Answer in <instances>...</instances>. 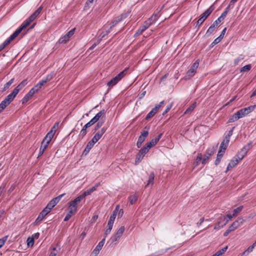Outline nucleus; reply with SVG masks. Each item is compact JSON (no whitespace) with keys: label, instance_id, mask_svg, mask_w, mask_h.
I'll use <instances>...</instances> for the list:
<instances>
[{"label":"nucleus","instance_id":"obj_1","mask_svg":"<svg viewBox=\"0 0 256 256\" xmlns=\"http://www.w3.org/2000/svg\"><path fill=\"white\" fill-rule=\"evenodd\" d=\"M18 93V89L14 88L12 92L5 98L0 103V112H1L10 104L13 101Z\"/></svg>","mask_w":256,"mask_h":256},{"label":"nucleus","instance_id":"obj_2","mask_svg":"<svg viewBox=\"0 0 256 256\" xmlns=\"http://www.w3.org/2000/svg\"><path fill=\"white\" fill-rule=\"evenodd\" d=\"M214 8L213 6H210L201 15L200 18L196 22V26H200L210 14L214 10Z\"/></svg>","mask_w":256,"mask_h":256},{"label":"nucleus","instance_id":"obj_3","mask_svg":"<svg viewBox=\"0 0 256 256\" xmlns=\"http://www.w3.org/2000/svg\"><path fill=\"white\" fill-rule=\"evenodd\" d=\"M127 70L128 68H126L123 71L121 72L115 77L112 78L110 82H108V86L112 87L116 85L126 76Z\"/></svg>","mask_w":256,"mask_h":256},{"label":"nucleus","instance_id":"obj_4","mask_svg":"<svg viewBox=\"0 0 256 256\" xmlns=\"http://www.w3.org/2000/svg\"><path fill=\"white\" fill-rule=\"evenodd\" d=\"M149 150L150 149L148 148L146 145L140 149L136 156L135 160L136 164H138L141 162L145 154L148 152Z\"/></svg>","mask_w":256,"mask_h":256},{"label":"nucleus","instance_id":"obj_5","mask_svg":"<svg viewBox=\"0 0 256 256\" xmlns=\"http://www.w3.org/2000/svg\"><path fill=\"white\" fill-rule=\"evenodd\" d=\"M32 21L28 18L23 22L22 26L17 29L11 36L15 38L22 31V30L26 28Z\"/></svg>","mask_w":256,"mask_h":256},{"label":"nucleus","instance_id":"obj_6","mask_svg":"<svg viewBox=\"0 0 256 256\" xmlns=\"http://www.w3.org/2000/svg\"><path fill=\"white\" fill-rule=\"evenodd\" d=\"M130 12H126L122 13L120 15L116 17L112 22V25L110 26V28H112L118 22L122 20H123L126 18L130 14Z\"/></svg>","mask_w":256,"mask_h":256},{"label":"nucleus","instance_id":"obj_7","mask_svg":"<svg viewBox=\"0 0 256 256\" xmlns=\"http://www.w3.org/2000/svg\"><path fill=\"white\" fill-rule=\"evenodd\" d=\"M233 216H232V215L227 214L223 218H220V220L218 222L217 225L214 226V229H218L219 228H222L228 222V220H226V218H228L229 220H230Z\"/></svg>","mask_w":256,"mask_h":256},{"label":"nucleus","instance_id":"obj_8","mask_svg":"<svg viewBox=\"0 0 256 256\" xmlns=\"http://www.w3.org/2000/svg\"><path fill=\"white\" fill-rule=\"evenodd\" d=\"M250 144H248L247 146H245L244 148L238 152L236 155V158L238 160V161L241 160L246 154L248 150L250 148Z\"/></svg>","mask_w":256,"mask_h":256},{"label":"nucleus","instance_id":"obj_9","mask_svg":"<svg viewBox=\"0 0 256 256\" xmlns=\"http://www.w3.org/2000/svg\"><path fill=\"white\" fill-rule=\"evenodd\" d=\"M198 65L199 60H198L192 64L190 70L187 72V76L189 77L193 76L196 73Z\"/></svg>","mask_w":256,"mask_h":256},{"label":"nucleus","instance_id":"obj_10","mask_svg":"<svg viewBox=\"0 0 256 256\" xmlns=\"http://www.w3.org/2000/svg\"><path fill=\"white\" fill-rule=\"evenodd\" d=\"M106 131V128L104 127L102 128L99 130L94 136L91 140L92 142L96 144L102 136Z\"/></svg>","mask_w":256,"mask_h":256},{"label":"nucleus","instance_id":"obj_11","mask_svg":"<svg viewBox=\"0 0 256 256\" xmlns=\"http://www.w3.org/2000/svg\"><path fill=\"white\" fill-rule=\"evenodd\" d=\"M244 222V220L242 218L239 217L237 220L234 221L229 227L228 228L232 232L234 230L238 227H239Z\"/></svg>","mask_w":256,"mask_h":256},{"label":"nucleus","instance_id":"obj_12","mask_svg":"<svg viewBox=\"0 0 256 256\" xmlns=\"http://www.w3.org/2000/svg\"><path fill=\"white\" fill-rule=\"evenodd\" d=\"M222 22V20H220L218 18L216 20L214 23L209 27L208 30H207L205 36L206 37L210 36L212 32L214 31L215 28Z\"/></svg>","mask_w":256,"mask_h":256},{"label":"nucleus","instance_id":"obj_13","mask_svg":"<svg viewBox=\"0 0 256 256\" xmlns=\"http://www.w3.org/2000/svg\"><path fill=\"white\" fill-rule=\"evenodd\" d=\"M75 28H73L67 32L64 36L60 39L61 43H66L70 40V38L74 34Z\"/></svg>","mask_w":256,"mask_h":256},{"label":"nucleus","instance_id":"obj_14","mask_svg":"<svg viewBox=\"0 0 256 256\" xmlns=\"http://www.w3.org/2000/svg\"><path fill=\"white\" fill-rule=\"evenodd\" d=\"M65 195V194H62L58 196L52 198L48 204V205L52 209L60 202L62 198Z\"/></svg>","mask_w":256,"mask_h":256},{"label":"nucleus","instance_id":"obj_15","mask_svg":"<svg viewBox=\"0 0 256 256\" xmlns=\"http://www.w3.org/2000/svg\"><path fill=\"white\" fill-rule=\"evenodd\" d=\"M94 122H92V120H90V122H88V123H86L82 128V130H81L80 136L83 138L86 136V128L90 127L92 125L94 124Z\"/></svg>","mask_w":256,"mask_h":256},{"label":"nucleus","instance_id":"obj_16","mask_svg":"<svg viewBox=\"0 0 256 256\" xmlns=\"http://www.w3.org/2000/svg\"><path fill=\"white\" fill-rule=\"evenodd\" d=\"M158 16L156 14H153L150 18L146 20L144 22L147 24L148 27L154 24L158 20Z\"/></svg>","mask_w":256,"mask_h":256},{"label":"nucleus","instance_id":"obj_17","mask_svg":"<svg viewBox=\"0 0 256 256\" xmlns=\"http://www.w3.org/2000/svg\"><path fill=\"white\" fill-rule=\"evenodd\" d=\"M226 28H225L222 32L220 34V36L218 37L217 38H216L214 41L211 44L210 46H214V45H216V44L219 43L221 40L222 39V38H224V36L225 34V32H226Z\"/></svg>","mask_w":256,"mask_h":256},{"label":"nucleus","instance_id":"obj_18","mask_svg":"<svg viewBox=\"0 0 256 256\" xmlns=\"http://www.w3.org/2000/svg\"><path fill=\"white\" fill-rule=\"evenodd\" d=\"M238 160L236 157L234 158L228 164L226 172H227L228 170L234 167L238 164Z\"/></svg>","mask_w":256,"mask_h":256},{"label":"nucleus","instance_id":"obj_19","mask_svg":"<svg viewBox=\"0 0 256 256\" xmlns=\"http://www.w3.org/2000/svg\"><path fill=\"white\" fill-rule=\"evenodd\" d=\"M35 92L31 88L29 92L26 94L25 96L22 98V104H24L28 102V100L32 98Z\"/></svg>","mask_w":256,"mask_h":256},{"label":"nucleus","instance_id":"obj_20","mask_svg":"<svg viewBox=\"0 0 256 256\" xmlns=\"http://www.w3.org/2000/svg\"><path fill=\"white\" fill-rule=\"evenodd\" d=\"M78 204L75 203L74 201H71L69 203L68 211H70V213L76 214L78 210Z\"/></svg>","mask_w":256,"mask_h":256},{"label":"nucleus","instance_id":"obj_21","mask_svg":"<svg viewBox=\"0 0 256 256\" xmlns=\"http://www.w3.org/2000/svg\"><path fill=\"white\" fill-rule=\"evenodd\" d=\"M105 242V238H103L98 244L96 246V248L93 251V253H94L96 255H97L100 251L102 250Z\"/></svg>","mask_w":256,"mask_h":256},{"label":"nucleus","instance_id":"obj_22","mask_svg":"<svg viewBox=\"0 0 256 256\" xmlns=\"http://www.w3.org/2000/svg\"><path fill=\"white\" fill-rule=\"evenodd\" d=\"M14 38L10 35L4 42L0 45V52H1L6 46H8L12 41Z\"/></svg>","mask_w":256,"mask_h":256},{"label":"nucleus","instance_id":"obj_23","mask_svg":"<svg viewBox=\"0 0 256 256\" xmlns=\"http://www.w3.org/2000/svg\"><path fill=\"white\" fill-rule=\"evenodd\" d=\"M95 144L94 142H92V140H90L87 144L86 148L82 152V155L86 156L88 154L91 148L94 146Z\"/></svg>","mask_w":256,"mask_h":256},{"label":"nucleus","instance_id":"obj_24","mask_svg":"<svg viewBox=\"0 0 256 256\" xmlns=\"http://www.w3.org/2000/svg\"><path fill=\"white\" fill-rule=\"evenodd\" d=\"M43 7L42 6H40L32 15L28 18L33 21L40 14L41 12Z\"/></svg>","mask_w":256,"mask_h":256},{"label":"nucleus","instance_id":"obj_25","mask_svg":"<svg viewBox=\"0 0 256 256\" xmlns=\"http://www.w3.org/2000/svg\"><path fill=\"white\" fill-rule=\"evenodd\" d=\"M148 28L147 24L144 22V24L138 28L134 35L138 36L142 34V33Z\"/></svg>","mask_w":256,"mask_h":256},{"label":"nucleus","instance_id":"obj_26","mask_svg":"<svg viewBox=\"0 0 256 256\" xmlns=\"http://www.w3.org/2000/svg\"><path fill=\"white\" fill-rule=\"evenodd\" d=\"M148 130H144L142 132L140 136L138 138V141L143 143L146 138L148 136Z\"/></svg>","mask_w":256,"mask_h":256},{"label":"nucleus","instance_id":"obj_27","mask_svg":"<svg viewBox=\"0 0 256 256\" xmlns=\"http://www.w3.org/2000/svg\"><path fill=\"white\" fill-rule=\"evenodd\" d=\"M46 216V214L45 213H43V212L42 211L34 222V225L38 224Z\"/></svg>","mask_w":256,"mask_h":256},{"label":"nucleus","instance_id":"obj_28","mask_svg":"<svg viewBox=\"0 0 256 256\" xmlns=\"http://www.w3.org/2000/svg\"><path fill=\"white\" fill-rule=\"evenodd\" d=\"M120 208V206L118 205H117L116 206L114 210L112 212V214L110 216L108 221L114 222L116 217L117 215L118 212V209Z\"/></svg>","mask_w":256,"mask_h":256},{"label":"nucleus","instance_id":"obj_29","mask_svg":"<svg viewBox=\"0 0 256 256\" xmlns=\"http://www.w3.org/2000/svg\"><path fill=\"white\" fill-rule=\"evenodd\" d=\"M105 113V110H100V112H98L91 120L94 122L95 124L96 122H97L100 118Z\"/></svg>","mask_w":256,"mask_h":256},{"label":"nucleus","instance_id":"obj_30","mask_svg":"<svg viewBox=\"0 0 256 256\" xmlns=\"http://www.w3.org/2000/svg\"><path fill=\"white\" fill-rule=\"evenodd\" d=\"M245 112H246V109L242 108V109L240 110H238L234 114L237 117L238 119V120L246 115Z\"/></svg>","mask_w":256,"mask_h":256},{"label":"nucleus","instance_id":"obj_31","mask_svg":"<svg viewBox=\"0 0 256 256\" xmlns=\"http://www.w3.org/2000/svg\"><path fill=\"white\" fill-rule=\"evenodd\" d=\"M196 102H194L185 111V114H190L194 110V108H196Z\"/></svg>","mask_w":256,"mask_h":256},{"label":"nucleus","instance_id":"obj_32","mask_svg":"<svg viewBox=\"0 0 256 256\" xmlns=\"http://www.w3.org/2000/svg\"><path fill=\"white\" fill-rule=\"evenodd\" d=\"M154 172H152L150 173L149 176H148V183L146 185V187L148 186L150 184H153L154 180Z\"/></svg>","mask_w":256,"mask_h":256},{"label":"nucleus","instance_id":"obj_33","mask_svg":"<svg viewBox=\"0 0 256 256\" xmlns=\"http://www.w3.org/2000/svg\"><path fill=\"white\" fill-rule=\"evenodd\" d=\"M55 133L52 132V131H50L46 135V136L44 138V140L48 141L50 142L52 139L54 137Z\"/></svg>","mask_w":256,"mask_h":256},{"label":"nucleus","instance_id":"obj_34","mask_svg":"<svg viewBox=\"0 0 256 256\" xmlns=\"http://www.w3.org/2000/svg\"><path fill=\"white\" fill-rule=\"evenodd\" d=\"M128 199H129V200H130V204H133L134 203H136V202L138 200V195L136 194H132V195H130L129 196Z\"/></svg>","mask_w":256,"mask_h":256},{"label":"nucleus","instance_id":"obj_35","mask_svg":"<svg viewBox=\"0 0 256 256\" xmlns=\"http://www.w3.org/2000/svg\"><path fill=\"white\" fill-rule=\"evenodd\" d=\"M125 230V228H124V226H121L117 230L115 234H116V236L117 237H120V238L124 231Z\"/></svg>","mask_w":256,"mask_h":256},{"label":"nucleus","instance_id":"obj_36","mask_svg":"<svg viewBox=\"0 0 256 256\" xmlns=\"http://www.w3.org/2000/svg\"><path fill=\"white\" fill-rule=\"evenodd\" d=\"M27 84H28L27 80H24L14 88L18 89V92H19L20 90H22Z\"/></svg>","mask_w":256,"mask_h":256},{"label":"nucleus","instance_id":"obj_37","mask_svg":"<svg viewBox=\"0 0 256 256\" xmlns=\"http://www.w3.org/2000/svg\"><path fill=\"white\" fill-rule=\"evenodd\" d=\"M255 246L252 244V245L248 247V248L243 252V255H248L249 253L252 252Z\"/></svg>","mask_w":256,"mask_h":256},{"label":"nucleus","instance_id":"obj_38","mask_svg":"<svg viewBox=\"0 0 256 256\" xmlns=\"http://www.w3.org/2000/svg\"><path fill=\"white\" fill-rule=\"evenodd\" d=\"M49 144H50V142H48V141L44 140V139L42 142L40 148H42V150H45L46 149V148H48V146Z\"/></svg>","mask_w":256,"mask_h":256},{"label":"nucleus","instance_id":"obj_39","mask_svg":"<svg viewBox=\"0 0 256 256\" xmlns=\"http://www.w3.org/2000/svg\"><path fill=\"white\" fill-rule=\"evenodd\" d=\"M243 206H240L237 208H235L233 211L232 216H236L238 213L240 212L243 209Z\"/></svg>","mask_w":256,"mask_h":256},{"label":"nucleus","instance_id":"obj_40","mask_svg":"<svg viewBox=\"0 0 256 256\" xmlns=\"http://www.w3.org/2000/svg\"><path fill=\"white\" fill-rule=\"evenodd\" d=\"M14 78H12L8 82H6L4 86L3 90H6L8 89L10 85L13 83Z\"/></svg>","mask_w":256,"mask_h":256},{"label":"nucleus","instance_id":"obj_41","mask_svg":"<svg viewBox=\"0 0 256 256\" xmlns=\"http://www.w3.org/2000/svg\"><path fill=\"white\" fill-rule=\"evenodd\" d=\"M156 113V112L152 108L146 115V120H148L151 118Z\"/></svg>","mask_w":256,"mask_h":256},{"label":"nucleus","instance_id":"obj_42","mask_svg":"<svg viewBox=\"0 0 256 256\" xmlns=\"http://www.w3.org/2000/svg\"><path fill=\"white\" fill-rule=\"evenodd\" d=\"M251 68H252V66H251L250 64L246 65V66L242 67L240 68V72H248V71H249L250 70Z\"/></svg>","mask_w":256,"mask_h":256},{"label":"nucleus","instance_id":"obj_43","mask_svg":"<svg viewBox=\"0 0 256 256\" xmlns=\"http://www.w3.org/2000/svg\"><path fill=\"white\" fill-rule=\"evenodd\" d=\"M256 107V106H250L247 108H244L243 109H246V113L247 115L248 114L252 112L254 110V108Z\"/></svg>","mask_w":256,"mask_h":256},{"label":"nucleus","instance_id":"obj_44","mask_svg":"<svg viewBox=\"0 0 256 256\" xmlns=\"http://www.w3.org/2000/svg\"><path fill=\"white\" fill-rule=\"evenodd\" d=\"M157 143L154 142V140L152 139L150 142H147L146 144V147L150 150V148L152 146H155Z\"/></svg>","mask_w":256,"mask_h":256},{"label":"nucleus","instance_id":"obj_45","mask_svg":"<svg viewBox=\"0 0 256 256\" xmlns=\"http://www.w3.org/2000/svg\"><path fill=\"white\" fill-rule=\"evenodd\" d=\"M238 120V119L237 117L234 114H232V116H230V118H229V119L228 120V122H229V123L233 122H236V121Z\"/></svg>","mask_w":256,"mask_h":256},{"label":"nucleus","instance_id":"obj_46","mask_svg":"<svg viewBox=\"0 0 256 256\" xmlns=\"http://www.w3.org/2000/svg\"><path fill=\"white\" fill-rule=\"evenodd\" d=\"M27 244L28 246H32L34 244V238L28 237L27 239Z\"/></svg>","mask_w":256,"mask_h":256},{"label":"nucleus","instance_id":"obj_47","mask_svg":"<svg viewBox=\"0 0 256 256\" xmlns=\"http://www.w3.org/2000/svg\"><path fill=\"white\" fill-rule=\"evenodd\" d=\"M8 238V236H6L0 239V248H1L6 241Z\"/></svg>","mask_w":256,"mask_h":256},{"label":"nucleus","instance_id":"obj_48","mask_svg":"<svg viewBox=\"0 0 256 256\" xmlns=\"http://www.w3.org/2000/svg\"><path fill=\"white\" fill-rule=\"evenodd\" d=\"M214 147L211 148H208L206 150V155L207 156H208V157H210V156L214 154Z\"/></svg>","mask_w":256,"mask_h":256},{"label":"nucleus","instance_id":"obj_49","mask_svg":"<svg viewBox=\"0 0 256 256\" xmlns=\"http://www.w3.org/2000/svg\"><path fill=\"white\" fill-rule=\"evenodd\" d=\"M58 125H59V122H56L54 124V125L53 126L52 128H51L50 131H52V132L56 133V130H57V128L58 126Z\"/></svg>","mask_w":256,"mask_h":256},{"label":"nucleus","instance_id":"obj_50","mask_svg":"<svg viewBox=\"0 0 256 256\" xmlns=\"http://www.w3.org/2000/svg\"><path fill=\"white\" fill-rule=\"evenodd\" d=\"M52 208L47 204L46 207L42 210L43 213H45L46 215L50 212Z\"/></svg>","mask_w":256,"mask_h":256},{"label":"nucleus","instance_id":"obj_51","mask_svg":"<svg viewBox=\"0 0 256 256\" xmlns=\"http://www.w3.org/2000/svg\"><path fill=\"white\" fill-rule=\"evenodd\" d=\"M120 238L117 237L116 234H114L110 238V240L112 243L116 242Z\"/></svg>","mask_w":256,"mask_h":256},{"label":"nucleus","instance_id":"obj_52","mask_svg":"<svg viewBox=\"0 0 256 256\" xmlns=\"http://www.w3.org/2000/svg\"><path fill=\"white\" fill-rule=\"evenodd\" d=\"M42 88V87L38 84H37L36 85H35L32 88V90H33L35 93L37 92L40 88Z\"/></svg>","mask_w":256,"mask_h":256},{"label":"nucleus","instance_id":"obj_53","mask_svg":"<svg viewBox=\"0 0 256 256\" xmlns=\"http://www.w3.org/2000/svg\"><path fill=\"white\" fill-rule=\"evenodd\" d=\"M82 196H82L81 194V195L79 196H78L77 198H76L72 201H74L75 203L77 204H78V202H80L82 199H84V198Z\"/></svg>","mask_w":256,"mask_h":256},{"label":"nucleus","instance_id":"obj_54","mask_svg":"<svg viewBox=\"0 0 256 256\" xmlns=\"http://www.w3.org/2000/svg\"><path fill=\"white\" fill-rule=\"evenodd\" d=\"M164 100L162 101L161 102H160L159 104L156 105L155 106V107L153 108V109L157 112L158 110L164 104Z\"/></svg>","mask_w":256,"mask_h":256},{"label":"nucleus","instance_id":"obj_55","mask_svg":"<svg viewBox=\"0 0 256 256\" xmlns=\"http://www.w3.org/2000/svg\"><path fill=\"white\" fill-rule=\"evenodd\" d=\"M74 214V213H70V211H68V213L66 214V216L64 218V220L68 221V220H69L70 219V218L72 217V216Z\"/></svg>","mask_w":256,"mask_h":256},{"label":"nucleus","instance_id":"obj_56","mask_svg":"<svg viewBox=\"0 0 256 256\" xmlns=\"http://www.w3.org/2000/svg\"><path fill=\"white\" fill-rule=\"evenodd\" d=\"M228 14V12H226V11H224L222 13V14L221 16H219L218 18L220 19V20L222 21L224 18L226 17V15Z\"/></svg>","mask_w":256,"mask_h":256},{"label":"nucleus","instance_id":"obj_57","mask_svg":"<svg viewBox=\"0 0 256 256\" xmlns=\"http://www.w3.org/2000/svg\"><path fill=\"white\" fill-rule=\"evenodd\" d=\"M92 192V190H90V189H88V190H86V191H85L82 194V196H83L82 197L84 198L86 196H88L90 195L91 193Z\"/></svg>","mask_w":256,"mask_h":256},{"label":"nucleus","instance_id":"obj_58","mask_svg":"<svg viewBox=\"0 0 256 256\" xmlns=\"http://www.w3.org/2000/svg\"><path fill=\"white\" fill-rule=\"evenodd\" d=\"M244 59V58L242 56H239L238 57L236 58L234 60V64H236V65H237L238 64V62Z\"/></svg>","mask_w":256,"mask_h":256},{"label":"nucleus","instance_id":"obj_59","mask_svg":"<svg viewBox=\"0 0 256 256\" xmlns=\"http://www.w3.org/2000/svg\"><path fill=\"white\" fill-rule=\"evenodd\" d=\"M226 150H225L224 148H220V150L218 152V154L219 155V156H223L224 152H225V151H226Z\"/></svg>","mask_w":256,"mask_h":256},{"label":"nucleus","instance_id":"obj_60","mask_svg":"<svg viewBox=\"0 0 256 256\" xmlns=\"http://www.w3.org/2000/svg\"><path fill=\"white\" fill-rule=\"evenodd\" d=\"M172 107V104H168L165 110L163 112L162 115H164L165 114H166L171 109Z\"/></svg>","mask_w":256,"mask_h":256},{"label":"nucleus","instance_id":"obj_61","mask_svg":"<svg viewBox=\"0 0 256 256\" xmlns=\"http://www.w3.org/2000/svg\"><path fill=\"white\" fill-rule=\"evenodd\" d=\"M201 160L202 161V154H198L196 160V162L198 164Z\"/></svg>","mask_w":256,"mask_h":256},{"label":"nucleus","instance_id":"obj_62","mask_svg":"<svg viewBox=\"0 0 256 256\" xmlns=\"http://www.w3.org/2000/svg\"><path fill=\"white\" fill-rule=\"evenodd\" d=\"M222 158V156H219V155L217 154V157L215 160V165L216 166H217L220 164Z\"/></svg>","mask_w":256,"mask_h":256},{"label":"nucleus","instance_id":"obj_63","mask_svg":"<svg viewBox=\"0 0 256 256\" xmlns=\"http://www.w3.org/2000/svg\"><path fill=\"white\" fill-rule=\"evenodd\" d=\"M56 254L57 250H56V248H53L49 256H56Z\"/></svg>","mask_w":256,"mask_h":256},{"label":"nucleus","instance_id":"obj_64","mask_svg":"<svg viewBox=\"0 0 256 256\" xmlns=\"http://www.w3.org/2000/svg\"><path fill=\"white\" fill-rule=\"evenodd\" d=\"M227 249H228V246H226L219 250L218 252H220V254L222 256L226 252Z\"/></svg>","mask_w":256,"mask_h":256}]
</instances>
